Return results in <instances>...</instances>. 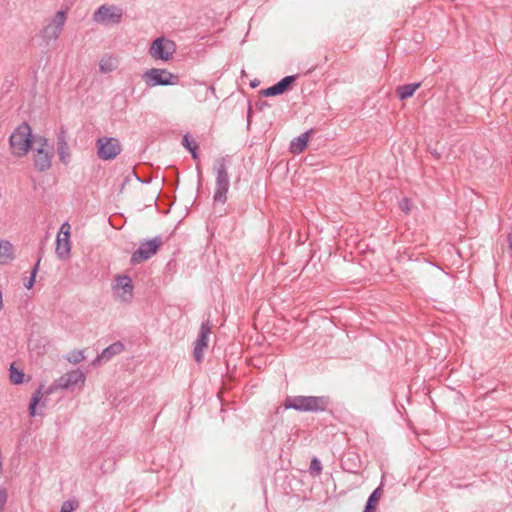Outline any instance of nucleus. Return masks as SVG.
<instances>
[{"mask_svg": "<svg viewBox=\"0 0 512 512\" xmlns=\"http://www.w3.org/2000/svg\"><path fill=\"white\" fill-rule=\"evenodd\" d=\"M296 81L295 75H289L282 78L279 82L276 84L263 89L260 93L264 97H270V96H276L283 94L285 91H287L291 85Z\"/></svg>", "mask_w": 512, "mask_h": 512, "instance_id": "14", "label": "nucleus"}, {"mask_svg": "<svg viewBox=\"0 0 512 512\" xmlns=\"http://www.w3.org/2000/svg\"><path fill=\"white\" fill-rule=\"evenodd\" d=\"M7 491L4 488H0V512H3L7 502Z\"/></svg>", "mask_w": 512, "mask_h": 512, "instance_id": "29", "label": "nucleus"}, {"mask_svg": "<svg viewBox=\"0 0 512 512\" xmlns=\"http://www.w3.org/2000/svg\"><path fill=\"white\" fill-rule=\"evenodd\" d=\"M143 79L148 87L177 85L178 75L166 69L152 68L143 74Z\"/></svg>", "mask_w": 512, "mask_h": 512, "instance_id": "5", "label": "nucleus"}, {"mask_svg": "<svg viewBox=\"0 0 512 512\" xmlns=\"http://www.w3.org/2000/svg\"><path fill=\"white\" fill-rule=\"evenodd\" d=\"M67 361L73 364H78L85 359L82 350H73L66 356Z\"/></svg>", "mask_w": 512, "mask_h": 512, "instance_id": "25", "label": "nucleus"}, {"mask_svg": "<svg viewBox=\"0 0 512 512\" xmlns=\"http://www.w3.org/2000/svg\"><path fill=\"white\" fill-rule=\"evenodd\" d=\"M213 170L215 172V192L213 199L218 203H225L227 200V193L230 187V180L228 175V168L226 165V158L219 157L216 159Z\"/></svg>", "mask_w": 512, "mask_h": 512, "instance_id": "3", "label": "nucleus"}, {"mask_svg": "<svg viewBox=\"0 0 512 512\" xmlns=\"http://www.w3.org/2000/svg\"><path fill=\"white\" fill-rule=\"evenodd\" d=\"M113 295L123 303H130L133 298V282L128 275H115L111 284Z\"/></svg>", "mask_w": 512, "mask_h": 512, "instance_id": "6", "label": "nucleus"}, {"mask_svg": "<svg viewBox=\"0 0 512 512\" xmlns=\"http://www.w3.org/2000/svg\"><path fill=\"white\" fill-rule=\"evenodd\" d=\"M60 512H63L62 510H60Z\"/></svg>", "mask_w": 512, "mask_h": 512, "instance_id": "36", "label": "nucleus"}, {"mask_svg": "<svg viewBox=\"0 0 512 512\" xmlns=\"http://www.w3.org/2000/svg\"><path fill=\"white\" fill-rule=\"evenodd\" d=\"M9 145L14 156H25L32 145V131L27 122L17 126L9 137Z\"/></svg>", "mask_w": 512, "mask_h": 512, "instance_id": "2", "label": "nucleus"}, {"mask_svg": "<svg viewBox=\"0 0 512 512\" xmlns=\"http://www.w3.org/2000/svg\"><path fill=\"white\" fill-rule=\"evenodd\" d=\"M420 83H410L401 85L397 88L396 93L400 100H405L413 96L415 91L420 87Z\"/></svg>", "mask_w": 512, "mask_h": 512, "instance_id": "20", "label": "nucleus"}, {"mask_svg": "<svg viewBox=\"0 0 512 512\" xmlns=\"http://www.w3.org/2000/svg\"><path fill=\"white\" fill-rule=\"evenodd\" d=\"M57 151L59 160L67 164L70 158L69 145L65 128L62 126L57 134Z\"/></svg>", "mask_w": 512, "mask_h": 512, "instance_id": "15", "label": "nucleus"}, {"mask_svg": "<svg viewBox=\"0 0 512 512\" xmlns=\"http://www.w3.org/2000/svg\"><path fill=\"white\" fill-rule=\"evenodd\" d=\"M400 208L405 212L408 213L410 211V201L407 198H403L400 201Z\"/></svg>", "mask_w": 512, "mask_h": 512, "instance_id": "32", "label": "nucleus"}, {"mask_svg": "<svg viewBox=\"0 0 512 512\" xmlns=\"http://www.w3.org/2000/svg\"><path fill=\"white\" fill-rule=\"evenodd\" d=\"M197 149H198V145L197 144H193V147L189 150L191 152V155H192L193 159H198Z\"/></svg>", "mask_w": 512, "mask_h": 512, "instance_id": "33", "label": "nucleus"}, {"mask_svg": "<svg viewBox=\"0 0 512 512\" xmlns=\"http://www.w3.org/2000/svg\"><path fill=\"white\" fill-rule=\"evenodd\" d=\"M42 389H43V385H40V387L35 390V392L33 393L32 397H31V401L29 404V414L31 416H35L37 414L36 407L42 399Z\"/></svg>", "mask_w": 512, "mask_h": 512, "instance_id": "21", "label": "nucleus"}, {"mask_svg": "<svg viewBox=\"0 0 512 512\" xmlns=\"http://www.w3.org/2000/svg\"><path fill=\"white\" fill-rule=\"evenodd\" d=\"M9 376L12 383L19 385L23 383L25 375L22 370L16 368L14 364H11L9 368Z\"/></svg>", "mask_w": 512, "mask_h": 512, "instance_id": "22", "label": "nucleus"}, {"mask_svg": "<svg viewBox=\"0 0 512 512\" xmlns=\"http://www.w3.org/2000/svg\"><path fill=\"white\" fill-rule=\"evenodd\" d=\"M313 133V130L306 131L294 138L290 143V152L293 154H299L305 150L307 147L308 141L310 139V135Z\"/></svg>", "mask_w": 512, "mask_h": 512, "instance_id": "17", "label": "nucleus"}, {"mask_svg": "<svg viewBox=\"0 0 512 512\" xmlns=\"http://www.w3.org/2000/svg\"><path fill=\"white\" fill-rule=\"evenodd\" d=\"M161 245L162 238L160 236L141 242L139 247L131 255V264L136 265L150 259L157 253Z\"/></svg>", "mask_w": 512, "mask_h": 512, "instance_id": "7", "label": "nucleus"}, {"mask_svg": "<svg viewBox=\"0 0 512 512\" xmlns=\"http://www.w3.org/2000/svg\"><path fill=\"white\" fill-rule=\"evenodd\" d=\"M309 471L311 474H320L322 471V464L319 459L313 458L310 463Z\"/></svg>", "mask_w": 512, "mask_h": 512, "instance_id": "26", "label": "nucleus"}, {"mask_svg": "<svg viewBox=\"0 0 512 512\" xmlns=\"http://www.w3.org/2000/svg\"><path fill=\"white\" fill-rule=\"evenodd\" d=\"M182 144L187 150H190L193 147V144L196 143L190 139L189 135H184L182 139Z\"/></svg>", "mask_w": 512, "mask_h": 512, "instance_id": "31", "label": "nucleus"}, {"mask_svg": "<svg viewBox=\"0 0 512 512\" xmlns=\"http://www.w3.org/2000/svg\"><path fill=\"white\" fill-rule=\"evenodd\" d=\"M3 308V299H2V291L0 290V311Z\"/></svg>", "mask_w": 512, "mask_h": 512, "instance_id": "34", "label": "nucleus"}, {"mask_svg": "<svg viewBox=\"0 0 512 512\" xmlns=\"http://www.w3.org/2000/svg\"><path fill=\"white\" fill-rule=\"evenodd\" d=\"M124 351V345L122 342L117 341L105 348L102 353L94 360V363L100 361H108L113 356L118 355Z\"/></svg>", "mask_w": 512, "mask_h": 512, "instance_id": "16", "label": "nucleus"}, {"mask_svg": "<svg viewBox=\"0 0 512 512\" xmlns=\"http://www.w3.org/2000/svg\"><path fill=\"white\" fill-rule=\"evenodd\" d=\"M14 259V247L8 240H0V264L6 265Z\"/></svg>", "mask_w": 512, "mask_h": 512, "instance_id": "18", "label": "nucleus"}, {"mask_svg": "<svg viewBox=\"0 0 512 512\" xmlns=\"http://www.w3.org/2000/svg\"><path fill=\"white\" fill-rule=\"evenodd\" d=\"M116 68L115 59L112 57H104L99 62V69L102 73H108Z\"/></svg>", "mask_w": 512, "mask_h": 512, "instance_id": "23", "label": "nucleus"}, {"mask_svg": "<svg viewBox=\"0 0 512 512\" xmlns=\"http://www.w3.org/2000/svg\"><path fill=\"white\" fill-rule=\"evenodd\" d=\"M67 20V10H59L41 30V37L46 45L56 43Z\"/></svg>", "mask_w": 512, "mask_h": 512, "instance_id": "4", "label": "nucleus"}, {"mask_svg": "<svg viewBox=\"0 0 512 512\" xmlns=\"http://www.w3.org/2000/svg\"><path fill=\"white\" fill-rule=\"evenodd\" d=\"M329 398L325 396H294L285 400L286 409L300 412H322L327 409Z\"/></svg>", "mask_w": 512, "mask_h": 512, "instance_id": "1", "label": "nucleus"}, {"mask_svg": "<svg viewBox=\"0 0 512 512\" xmlns=\"http://www.w3.org/2000/svg\"><path fill=\"white\" fill-rule=\"evenodd\" d=\"M97 155L101 160H113L122 151L120 141L114 137H100L96 141Z\"/></svg>", "mask_w": 512, "mask_h": 512, "instance_id": "9", "label": "nucleus"}, {"mask_svg": "<svg viewBox=\"0 0 512 512\" xmlns=\"http://www.w3.org/2000/svg\"><path fill=\"white\" fill-rule=\"evenodd\" d=\"M123 10L115 5H101L93 14V20L100 24H119Z\"/></svg>", "mask_w": 512, "mask_h": 512, "instance_id": "11", "label": "nucleus"}, {"mask_svg": "<svg viewBox=\"0 0 512 512\" xmlns=\"http://www.w3.org/2000/svg\"><path fill=\"white\" fill-rule=\"evenodd\" d=\"M211 333L209 321L202 322L197 339L194 342L193 357L197 363L202 362L204 350L208 347Z\"/></svg>", "mask_w": 512, "mask_h": 512, "instance_id": "13", "label": "nucleus"}, {"mask_svg": "<svg viewBox=\"0 0 512 512\" xmlns=\"http://www.w3.org/2000/svg\"><path fill=\"white\" fill-rule=\"evenodd\" d=\"M40 146L35 149L34 165L39 171H46L51 167L52 152L48 140L41 137L39 140Z\"/></svg>", "mask_w": 512, "mask_h": 512, "instance_id": "12", "label": "nucleus"}, {"mask_svg": "<svg viewBox=\"0 0 512 512\" xmlns=\"http://www.w3.org/2000/svg\"><path fill=\"white\" fill-rule=\"evenodd\" d=\"M176 51V45L166 37L156 38L150 48L149 55L155 60L169 61Z\"/></svg>", "mask_w": 512, "mask_h": 512, "instance_id": "8", "label": "nucleus"}, {"mask_svg": "<svg viewBox=\"0 0 512 512\" xmlns=\"http://www.w3.org/2000/svg\"><path fill=\"white\" fill-rule=\"evenodd\" d=\"M86 376L85 374L79 370H71L67 372L66 374L62 375L58 379L54 381V383L49 387L47 393H52L54 390L57 389H71L75 387L78 384L83 385L85 382Z\"/></svg>", "mask_w": 512, "mask_h": 512, "instance_id": "10", "label": "nucleus"}, {"mask_svg": "<svg viewBox=\"0 0 512 512\" xmlns=\"http://www.w3.org/2000/svg\"><path fill=\"white\" fill-rule=\"evenodd\" d=\"M381 493V486L376 488L372 494L369 496L367 502H366V505H365V510L364 512H374L375 510V502L377 501L378 499V496L380 495Z\"/></svg>", "mask_w": 512, "mask_h": 512, "instance_id": "24", "label": "nucleus"}, {"mask_svg": "<svg viewBox=\"0 0 512 512\" xmlns=\"http://www.w3.org/2000/svg\"><path fill=\"white\" fill-rule=\"evenodd\" d=\"M71 250L70 237L57 235L56 239V254L60 259H65Z\"/></svg>", "mask_w": 512, "mask_h": 512, "instance_id": "19", "label": "nucleus"}, {"mask_svg": "<svg viewBox=\"0 0 512 512\" xmlns=\"http://www.w3.org/2000/svg\"><path fill=\"white\" fill-rule=\"evenodd\" d=\"M77 507H78V502L68 500V501L63 502V504L61 506V510L63 512H73Z\"/></svg>", "mask_w": 512, "mask_h": 512, "instance_id": "28", "label": "nucleus"}, {"mask_svg": "<svg viewBox=\"0 0 512 512\" xmlns=\"http://www.w3.org/2000/svg\"><path fill=\"white\" fill-rule=\"evenodd\" d=\"M509 243H510V247L512 248V234L509 235Z\"/></svg>", "mask_w": 512, "mask_h": 512, "instance_id": "35", "label": "nucleus"}, {"mask_svg": "<svg viewBox=\"0 0 512 512\" xmlns=\"http://www.w3.org/2000/svg\"><path fill=\"white\" fill-rule=\"evenodd\" d=\"M70 229H71L70 224L68 222H65L61 225L60 231L58 234H60V236L70 237Z\"/></svg>", "mask_w": 512, "mask_h": 512, "instance_id": "30", "label": "nucleus"}, {"mask_svg": "<svg viewBox=\"0 0 512 512\" xmlns=\"http://www.w3.org/2000/svg\"><path fill=\"white\" fill-rule=\"evenodd\" d=\"M39 263H40V260H38L37 263L34 265L32 271H31L30 278L24 284L27 289H31L33 287V285H34L36 273H37V270H38V267H39Z\"/></svg>", "mask_w": 512, "mask_h": 512, "instance_id": "27", "label": "nucleus"}]
</instances>
